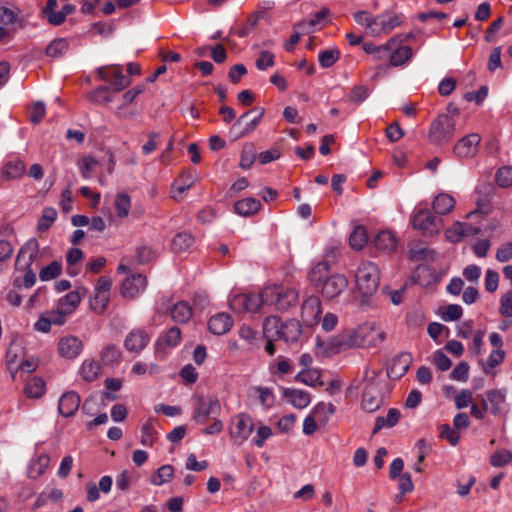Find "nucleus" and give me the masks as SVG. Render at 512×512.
Returning <instances> with one entry per match:
<instances>
[{
	"mask_svg": "<svg viewBox=\"0 0 512 512\" xmlns=\"http://www.w3.org/2000/svg\"><path fill=\"white\" fill-rule=\"evenodd\" d=\"M267 305L274 306L278 312L284 313L296 306L299 300V292L294 288L282 285H271L264 288Z\"/></svg>",
	"mask_w": 512,
	"mask_h": 512,
	"instance_id": "nucleus-1",
	"label": "nucleus"
},
{
	"mask_svg": "<svg viewBox=\"0 0 512 512\" xmlns=\"http://www.w3.org/2000/svg\"><path fill=\"white\" fill-rule=\"evenodd\" d=\"M132 80L122 73V69L114 71V80L109 85H101L91 90L87 98L95 105H104L112 102V92L118 93L131 85Z\"/></svg>",
	"mask_w": 512,
	"mask_h": 512,
	"instance_id": "nucleus-2",
	"label": "nucleus"
},
{
	"mask_svg": "<svg viewBox=\"0 0 512 512\" xmlns=\"http://www.w3.org/2000/svg\"><path fill=\"white\" fill-rule=\"evenodd\" d=\"M356 285L364 297L372 296L379 287L380 272L378 266L370 261L362 262L356 271Z\"/></svg>",
	"mask_w": 512,
	"mask_h": 512,
	"instance_id": "nucleus-3",
	"label": "nucleus"
},
{
	"mask_svg": "<svg viewBox=\"0 0 512 512\" xmlns=\"http://www.w3.org/2000/svg\"><path fill=\"white\" fill-rule=\"evenodd\" d=\"M410 222L412 228L418 230L425 237L438 235L444 226L443 220L427 208L416 210L412 214Z\"/></svg>",
	"mask_w": 512,
	"mask_h": 512,
	"instance_id": "nucleus-4",
	"label": "nucleus"
},
{
	"mask_svg": "<svg viewBox=\"0 0 512 512\" xmlns=\"http://www.w3.org/2000/svg\"><path fill=\"white\" fill-rule=\"evenodd\" d=\"M192 399L196 403L192 420L198 425L205 424L211 416H218L221 413V404L217 395L194 394Z\"/></svg>",
	"mask_w": 512,
	"mask_h": 512,
	"instance_id": "nucleus-5",
	"label": "nucleus"
},
{
	"mask_svg": "<svg viewBox=\"0 0 512 512\" xmlns=\"http://www.w3.org/2000/svg\"><path fill=\"white\" fill-rule=\"evenodd\" d=\"M264 114L265 109L263 107H253L234 121L229 130V134L234 139H239L252 133L260 124Z\"/></svg>",
	"mask_w": 512,
	"mask_h": 512,
	"instance_id": "nucleus-6",
	"label": "nucleus"
},
{
	"mask_svg": "<svg viewBox=\"0 0 512 512\" xmlns=\"http://www.w3.org/2000/svg\"><path fill=\"white\" fill-rule=\"evenodd\" d=\"M455 131L454 119L448 114H442L431 123L428 138L432 144L440 146L450 141Z\"/></svg>",
	"mask_w": 512,
	"mask_h": 512,
	"instance_id": "nucleus-7",
	"label": "nucleus"
},
{
	"mask_svg": "<svg viewBox=\"0 0 512 512\" xmlns=\"http://www.w3.org/2000/svg\"><path fill=\"white\" fill-rule=\"evenodd\" d=\"M253 430L254 423L252 417L247 413H239L232 419L229 435L235 444L241 445L249 438Z\"/></svg>",
	"mask_w": 512,
	"mask_h": 512,
	"instance_id": "nucleus-8",
	"label": "nucleus"
},
{
	"mask_svg": "<svg viewBox=\"0 0 512 512\" xmlns=\"http://www.w3.org/2000/svg\"><path fill=\"white\" fill-rule=\"evenodd\" d=\"M356 335L352 332H345L330 338L327 342L323 341L320 336L316 337V346L324 347L326 355L336 354L348 348L355 346Z\"/></svg>",
	"mask_w": 512,
	"mask_h": 512,
	"instance_id": "nucleus-9",
	"label": "nucleus"
},
{
	"mask_svg": "<svg viewBox=\"0 0 512 512\" xmlns=\"http://www.w3.org/2000/svg\"><path fill=\"white\" fill-rule=\"evenodd\" d=\"M348 287L345 275L334 273L321 285V295L326 300H333L340 296Z\"/></svg>",
	"mask_w": 512,
	"mask_h": 512,
	"instance_id": "nucleus-10",
	"label": "nucleus"
},
{
	"mask_svg": "<svg viewBox=\"0 0 512 512\" xmlns=\"http://www.w3.org/2000/svg\"><path fill=\"white\" fill-rule=\"evenodd\" d=\"M481 136L478 133L468 134L459 139L453 147V153L458 158H472L478 152Z\"/></svg>",
	"mask_w": 512,
	"mask_h": 512,
	"instance_id": "nucleus-11",
	"label": "nucleus"
},
{
	"mask_svg": "<svg viewBox=\"0 0 512 512\" xmlns=\"http://www.w3.org/2000/svg\"><path fill=\"white\" fill-rule=\"evenodd\" d=\"M150 342V335L143 328L132 329L124 339V348L128 352L140 353Z\"/></svg>",
	"mask_w": 512,
	"mask_h": 512,
	"instance_id": "nucleus-12",
	"label": "nucleus"
},
{
	"mask_svg": "<svg viewBox=\"0 0 512 512\" xmlns=\"http://www.w3.org/2000/svg\"><path fill=\"white\" fill-rule=\"evenodd\" d=\"M147 277L141 273L134 274L123 280L120 287V294L124 298L133 299L145 290Z\"/></svg>",
	"mask_w": 512,
	"mask_h": 512,
	"instance_id": "nucleus-13",
	"label": "nucleus"
},
{
	"mask_svg": "<svg viewBox=\"0 0 512 512\" xmlns=\"http://www.w3.org/2000/svg\"><path fill=\"white\" fill-rule=\"evenodd\" d=\"M321 313L322 310L319 297L310 296L303 302L301 307V317L307 326L312 327L318 324Z\"/></svg>",
	"mask_w": 512,
	"mask_h": 512,
	"instance_id": "nucleus-14",
	"label": "nucleus"
},
{
	"mask_svg": "<svg viewBox=\"0 0 512 512\" xmlns=\"http://www.w3.org/2000/svg\"><path fill=\"white\" fill-rule=\"evenodd\" d=\"M412 363V355L409 352H401L393 357L386 367L387 376L390 379H400L409 370Z\"/></svg>",
	"mask_w": 512,
	"mask_h": 512,
	"instance_id": "nucleus-15",
	"label": "nucleus"
},
{
	"mask_svg": "<svg viewBox=\"0 0 512 512\" xmlns=\"http://www.w3.org/2000/svg\"><path fill=\"white\" fill-rule=\"evenodd\" d=\"M383 404V398L380 395V391L378 390L375 383H368L363 390L362 393V409L368 413H373L378 410Z\"/></svg>",
	"mask_w": 512,
	"mask_h": 512,
	"instance_id": "nucleus-16",
	"label": "nucleus"
},
{
	"mask_svg": "<svg viewBox=\"0 0 512 512\" xmlns=\"http://www.w3.org/2000/svg\"><path fill=\"white\" fill-rule=\"evenodd\" d=\"M413 56V49L410 46H400L395 48L389 55V64L385 66H378L377 72L373 76V79L377 78L381 72H385L389 67H398L405 64Z\"/></svg>",
	"mask_w": 512,
	"mask_h": 512,
	"instance_id": "nucleus-17",
	"label": "nucleus"
},
{
	"mask_svg": "<svg viewBox=\"0 0 512 512\" xmlns=\"http://www.w3.org/2000/svg\"><path fill=\"white\" fill-rule=\"evenodd\" d=\"M81 398L75 391H67L62 394L58 402V411L65 417H73L80 407Z\"/></svg>",
	"mask_w": 512,
	"mask_h": 512,
	"instance_id": "nucleus-18",
	"label": "nucleus"
},
{
	"mask_svg": "<svg viewBox=\"0 0 512 512\" xmlns=\"http://www.w3.org/2000/svg\"><path fill=\"white\" fill-rule=\"evenodd\" d=\"M83 349L82 341L73 335L62 337L58 343V353L66 359L76 358Z\"/></svg>",
	"mask_w": 512,
	"mask_h": 512,
	"instance_id": "nucleus-19",
	"label": "nucleus"
},
{
	"mask_svg": "<svg viewBox=\"0 0 512 512\" xmlns=\"http://www.w3.org/2000/svg\"><path fill=\"white\" fill-rule=\"evenodd\" d=\"M331 266L329 260H321L314 265L308 272V280L315 288L321 287L326 278L331 276Z\"/></svg>",
	"mask_w": 512,
	"mask_h": 512,
	"instance_id": "nucleus-20",
	"label": "nucleus"
},
{
	"mask_svg": "<svg viewBox=\"0 0 512 512\" xmlns=\"http://www.w3.org/2000/svg\"><path fill=\"white\" fill-rule=\"evenodd\" d=\"M233 326V319L230 314L220 312L208 321V330L214 335H223L230 331Z\"/></svg>",
	"mask_w": 512,
	"mask_h": 512,
	"instance_id": "nucleus-21",
	"label": "nucleus"
},
{
	"mask_svg": "<svg viewBox=\"0 0 512 512\" xmlns=\"http://www.w3.org/2000/svg\"><path fill=\"white\" fill-rule=\"evenodd\" d=\"M280 389L282 397L288 399L290 404L297 409L306 408L311 402L310 394L304 390L286 387H280Z\"/></svg>",
	"mask_w": 512,
	"mask_h": 512,
	"instance_id": "nucleus-22",
	"label": "nucleus"
},
{
	"mask_svg": "<svg viewBox=\"0 0 512 512\" xmlns=\"http://www.w3.org/2000/svg\"><path fill=\"white\" fill-rule=\"evenodd\" d=\"M262 204L259 199L247 197L237 200L234 205V212L242 217H251L259 212Z\"/></svg>",
	"mask_w": 512,
	"mask_h": 512,
	"instance_id": "nucleus-23",
	"label": "nucleus"
},
{
	"mask_svg": "<svg viewBox=\"0 0 512 512\" xmlns=\"http://www.w3.org/2000/svg\"><path fill=\"white\" fill-rule=\"evenodd\" d=\"M301 334L302 325L299 320L292 318L285 322L282 321L281 340L286 343H296Z\"/></svg>",
	"mask_w": 512,
	"mask_h": 512,
	"instance_id": "nucleus-24",
	"label": "nucleus"
},
{
	"mask_svg": "<svg viewBox=\"0 0 512 512\" xmlns=\"http://www.w3.org/2000/svg\"><path fill=\"white\" fill-rule=\"evenodd\" d=\"M181 341V330L178 327H171L168 331L160 336L155 343V354L164 352L167 347H175Z\"/></svg>",
	"mask_w": 512,
	"mask_h": 512,
	"instance_id": "nucleus-25",
	"label": "nucleus"
},
{
	"mask_svg": "<svg viewBox=\"0 0 512 512\" xmlns=\"http://www.w3.org/2000/svg\"><path fill=\"white\" fill-rule=\"evenodd\" d=\"M282 320L279 316H267L263 321V337L266 340H281Z\"/></svg>",
	"mask_w": 512,
	"mask_h": 512,
	"instance_id": "nucleus-26",
	"label": "nucleus"
},
{
	"mask_svg": "<svg viewBox=\"0 0 512 512\" xmlns=\"http://www.w3.org/2000/svg\"><path fill=\"white\" fill-rule=\"evenodd\" d=\"M375 248L386 253L393 252L397 246L396 236L390 231H380L372 241Z\"/></svg>",
	"mask_w": 512,
	"mask_h": 512,
	"instance_id": "nucleus-27",
	"label": "nucleus"
},
{
	"mask_svg": "<svg viewBox=\"0 0 512 512\" xmlns=\"http://www.w3.org/2000/svg\"><path fill=\"white\" fill-rule=\"evenodd\" d=\"M87 289L81 287L78 290L71 291L59 299V307L63 310L72 314L74 310L79 306L82 296L85 295Z\"/></svg>",
	"mask_w": 512,
	"mask_h": 512,
	"instance_id": "nucleus-28",
	"label": "nucleus"
},
{
	"mask_svg": "<svg viewBox=\"0 0 512 512\" xmlns=\"http://www.w3.org/2000/svg\"><path fill=\"white\" fill-rule=\"evenodd\" d=\"M170 314L174 322L186 324L191 319L193 310L187 301H179L172 306Z\"/></svg>",
	"mask_w": 512,
	"mask_h": 512,
	"instance_id": "nucleus-29",
	"label": "nucleus"
},
{
	"mask_svg": "<svg viewBox=\"0 0 512 512\" xmlns=\"http://www.w3.org/2000/svg\"><path fill=\"white\" fill-rule=\"evenodd\" d=\"M486 398L490 405V413L498 416L502 412V405L506 401V389H491L486 392Z\"/></svg>",
	"mask_w": 512,
	"mask_h": 512,
	"instance_id": "nucleus-30",
	"label": "nucleus"
},
{
	"mask_svg": "<svg viewBox=\"0 0 512 512\" xmlns=\"http://www.w3.org/2000/svg\"><path fill=\"white\" fill-rule=\"evenodd\" d=\"M401 418V412L397 408H390L388 410L386 418L378 416L375 420V424L372 430V435L377 434L383 427L392 428L394 427Z\"/></svg>",
	"mask_w": 512,
	"mask_h": 512,
	"instance_id": "nucleus-31",
	"label": "nucleus"
},
{
	"mask_svg": "<svg viewBox=\"0 0 512 512\" xmlns=\"http://www.w3.org/2000/svg\"><path fill=\"white\" fill-rule=\"evenodd\" d=\"M294 381L311 387H322L324 385V382L321 379V373L316 369H303L296 374Z\"/></svg>",
	"mask_w": 512,
	"mask_h": 512,
	"instance_id": "nucleus-32",
	"label": "nucleus"
},
{
	"mask_svg": "<svg viewBox=\"0 0 512 512\" xmlns=\"http://www.w3.org/2000/svg\"><path fill=\"white\" fill-rule=\"evenodd\" d=\"M455 203L456 201L451 195L440 193L434 198L432 206L434 212L441 216L450 213L454 208Z\"/></svg>",
	"mask_w": 512,
	"mask_h": 512,
	"instance_id": "nucleus-33",
	"label": "nucleus"
},
{
	"mask_svg": "<svg viewBox=\"0 0 512 512\" xmlns=\"http://www.w3.org/2000/svg\"><path fill=\"white\" fill-rule=\"evenodd\" d=\"M46 391V383L42 377H33L30 379L24 388V394L27 398L39 399Z\"/></svg>",
	"mask_w": 512,
	"mask_h": 512,
	"instance_id": "nucleus-34",
	"label": "nucleus"
},
{
	"mask_svg": "<svg viewBox=\"0 0 512 512\" xmlns=\"http://www.w3.org/2000/svg\"><path fill=\"white\" fill-rule=\"evenodd\" d=\"M368 232L365 226L357 225L349 236V244L353 250H362L368 243Z\"/></svg>",
	"mask_w": 512,
	"mask_h": 512,
	"instance_id": "nucleus-35",
	"label": "nucleus"
},
{
	"mask_svg": "<svg viewBox=\"0 0 512 512\" xmlns=\"http://www.w3.org/2000/svg\"><path fill=\"white\" fill-rule=\"evenodd\" d=\"M69 42L66 38H55L45 48V55L51 58H59L66 54Z\"/></svg>",
	"mask_w": 512,
	"mask_h": 512,
	"instance_id": "nucleus-36",
	"label": "nucleus"
},
{
	"mask_svg": "<svg viewBox=\"0 0 512 512\" xmlns=\"http://www.w3.org/2000/svg\"><path fill=\"white\" fill-rule=\"evenodd\" d=\"M50 464V456L46 453H43L37 457V459L33 460L28 469V477L31 479H36L39 476L43 475L45 470Z\"/></svg>",
	"mask_w": 512,
	"mask_h": 512,
	"instance_id": "nucleus-37",
	"label": "nucleus"
},
{
	"mask_svg": "<svg viewBox=\"0 0 512 512\" xmlns=\"http://www.w3.org/2000/svg\"><path fill=\"white\" fill-rule=\"evenodd\" d=\"M100 356L104 365L114 366L120 363L122 353L115 344H108L102 349Z\"/></svg>",
	"mask_w": 512,
	"mask_h": 512,
	"instance_id": "nucleus-38",
	"label": "nucleus"
},
{
	"mask_svg": "<svg viewBox=\"0 0 512 512\" xmlns=\"http://www.w3.org/2000/svg\"><path fill=\"white\" fill-rule=\"evenodd\" d=\"M174 475V468L170 464H165L159 467L151 476L150 482L153 485L161 486L169 482Z\"/></svg>",
	"mask_w": 512,
	"mask_h": 512,
	"instance_id": "nucleus-39",
	"label": "nucleus"
},
{
	"mask_svg": "<svg viewBox=\"0 0 512 512\" xmlns=\"http://www.w3.org/2000/svg\"><path fill=\"white\" fill-rule=\"evenodd\" d=\"M39 252V243L36 238L29 239L26 243H24L18 251L16 257V264L19 263L20 259L24 256L25 253H29L28 265H32L34 260L36 259Z\"/></svg>",
	"mask_w": 512,
	"mask_h": 512,
	"instance_id": "nucleus-40",
	"label": "nucleus"
},
{
	"mask_svg": "<svg viewBox=\"0 0 512 512\" xmlns=\"http://www.w3.org/2000/svg\"><path fill=\"white\" fill-rule=\"evenodd\" d=\"M506 353L502 349L492 350L488 356L486 363L480 361L482 364V369L485 374H491L492 369L502 364L505 360Z\"/></svg>",
	"mask_w": 512,
	"mask_h": 512,
	"instance_id": "nucleus-41",
	"label": "nucleus"
},
{
	"mask_svg": "<svg viewBox=\"0 0 512 512\" xmlns=\"http://www.w3.org/2000/svg\"><path fill=\"white\" fill-rule=\"evenodd\" d=\"M194 242L192 234L183 231L177 233L171 243L172 250L176 253L186 251Z\"/></svg>",
	"mask_w": 512,
	"mask_h": 512,
	"instance_id": "nucleus-42",
	"label": "nucleus"
},
{
	"mask_svg": "<svg viewBox=\"0 0 512 512\" xmlns=\"http://www.w3.org/2000/svg\"><path fill=\"white\" fill-rule=\"evenodd\" d=\"M101 373V366L98 362L84 361L81 365L80 374L86 382L95 381Z\"/></svg>",
	"mask_w": 512,
	"mask_h": 512,
	"instance_id": "nucleus-43",
	"label": "nucleus"
},
{
	"mask_svg": "<svg viewBox=\"0 0 512 512\" xmlns=\"http://www.w3.org/2000/svg\"><path fill=\"white\" fill-rule=\"evenodd\" d=\"M157 257L156 250L150 245H140L135 249V259L137 264L145 265L155 260Z\"/></svg>",
	"mask_w": 512,
	"mask_h": 512,
	"instance_id": "nucleus-44",
	"label": "nucleus"
},
{
	"mask_svg": "<svg viewBox=\"0 0 512 512\" xmlns=\"http://www.w3.org/2000/svg\"><path fill=\"white\" fill-rule=\"evenodd\" d=\"M256 157L255 145L253 143H246L240 155L239 167L244 170L250 169Z\"/></svg>",
	"mask_w": 512,
	"mask_h": 512,
	"instance_id": "nucleus-45",
	"label": "nucleus"
},
{
	"mask_svg": "<svg viewBox=\"0 0 512 512\" xmlns=\"http://www.w3.org/2000/svg\"><path fill=\"white\" fill-rule=\"evenodd\" d=\"M25 171V164L23 161L15 160L7 162L2 169V176L5 179H16L20 177Z\"/></svg>",
	"mask_w": 512,
	"mask_h": 512,
	"instance_id": "nucleus-46",
	"label": "nucleus"
},
{
	"mask_svg": "<svg viewBox=\"0 0 512 512\" xmlns=\"http://www.w3.org/2000/svg\"><path fill=\"white\" fill-rule=\"evenodd\" d=\"M341 56V52L337 48L326 49L320 51L318 54V61L322 68L327 69L332 67Z\"/></svg>",
	"mask_w": 512,
	"mask_h": 512,
	"instance_id": "nucleus-47",
	"label": "nucleus"
},
{
	"mask_svg": "<svg viewBox=\"0 0 512 512\" xmlns=\"http://www.w3.org/2000/svg\"><path fill=\"white\" fill-rule=\"evenodd\" d=\"M57 218V211L53 207H45L37 222L39 232H46Z\"/></svg>",
	"mask_w": 512,
	"mask_h": 512,
	"instance_id": "nucleus-48",
	"label": "nucleus"
},
{
	"mask_svg": "<svg viewBox=\"0 0 512 512\" xmlns=\"http://www.w3.org/2000/svg\"><path fill=\"white\" fill-rule=\"evenodd\" d=\"M263 295H264V289L259 294H255V293L245 294L246 299H247V300H245V302L247 303V305H245L244 312L256 313L263 305H267V302H266L265 298L263 297Z\"/></svg>",
	"mask_w": 512,
	"mask_h": 512,
	"instance_id": "nucleus-49",
	"label": "nucleus"
},
{
	"mask_svg": "<svg viewBox=\"0 0 512 512\" xmlns=\"http://www.w3.org/2000/svg\"><path fill=\"white\" fill-rule=\"evenodd\" d=\"M335 411L336 407L331 402H319L313 408L312 413L314 414L315 417H318L322 422L327 423L329 421V418L335 414Z\"/></svg>",
	"mask_w": 512,
	"mask_h": 512,
	"instance_id": "nucleus-50",
	"label": "nucleus"
},
{
	"mask_svg": "<svg viewBox=\"0 0 512 512\" xmlns=\"http://www.w3.org/2000/svg\"><path fill=\"white\" fill-rule=\"evenodd\" d=\"M61 272V262L54 260L40 270L39 278L41 281H50L57 278L61 274Z\"/></svg>",
	"mask_w": 512,
	"mask_h": 512,
	"instance_id": "nucleus-51",
	"label": "nucleus"
},
{
	"mask_svg": "<svg viewBox=\"0 0 512 512\" xmlns=\"http://www.w3.org/2000/svg\"><path fill=\"white\" fill-rule=\"evenodd\" d=\"M440 317L445 322L457 321L462 317L463 309L458 304H449L439 311Z\"/></svg>",
	"mask_w": 512,
	"mask_h": 512,
	"instance_id": "nucleus-52",
	"label": "nucleus"
},
{
	"mask_svg": "<svg viewBox=\"0 0 512 512\" xmlns=\"http://www.w3.org/2000/svg\"><path fill=\"white\" fill-rule=\"evenodd\" d=\"M436 252L430 248H417L408 251V258L411 261H434Z\"/></svg>",
	"mask_w": 512,
	"mask_h": 512,
	"instance_id": "nucleus-53",
	"label": "nucleus"
},
{
	"mask_svg": "<svg viewBox=\"0 0 512 512\" xmlns=\"http://www.w3.org/2000/svg\"><path fill=\"white\" fill-rule=\"evenodd\" d=\"M131 208V198L130 196L123 192L119 193L115 199V210L118 217L123 218L126 217Z\"/></svg>",
	"mask_w": 512,
	"mask_h": 512,
	"instance_id": "nucleus-54",
	"label": "nucleus"
},
{
	"mask_svg": "<svg viewBox=\"0 0 512 512\" xmlns=\"http://www.w3.org/2000/svg\"><path fill=\"white\" fill-rule=\"evenodd\" d=\"M331 15V11L328 7H322L318 12L314 14V16L308 21L309 29H307V33H311L314 31V27L320 25L324 26L329 22L328 17Z\"/></svg>",
	"mask_w": 512,
	"mask_h": 512,
	"instance_id": "nucleus-55",
	"label": "nucleus"
},
{
	"mask_svg": "<svg viewBox=\"0 0 512 512\" xmlns=\"http://www.w3.org/2000/svg\"><path fill=\"white\" fill-rule=\"evenodd\" d=\"M377 24L381 26L383 31H390L401 24V20L394 13H385L383 15L377 16Z\"/></svg>",
	"mask_w": 512,
	"mask_h": 512,
	"instance_id": "nucleus-56",
	"label": "nucleus"
},
{
	"mask_svg": "<svg viewBox=\"0 0 512 512\" xmlns=\"http://www.w3.org/2000/svg\"><path fill=\"white\" fill-rule=\"evenodd\" d=\"M444 235H445V238L447 241L454 243V244L459 243L464 237L463 222H460V221L454 222V224L452 226L448 227L445 230Z\"/></svg>",
	"mask_w": 512,
	"mask_h": 512,
	"instance_id": "nucleus-57",
	"label": "nucleus"
},
{
	"mask_svg": "<svg viewBox=\"0 0 512 512\" xmlns=\"http://www.w3.org/2000/svg\"><path fill=\"white\" fill-rule=\"evenodd\" d=\"M108 302V294L95 292V294L90 298V308L94 312L102 314L106 310Z\"/></svg>",
	"mask_w": 512,
	"mask_h": 512,
	"instance_id": "nucleus-58",
	"label": "nucleus"
},
{
	"mask_svg": "<svg viewBox=\"0 0 512 512\" xmlns=\"http://www.w3.org/2000/svg\"><path fill=\"white\" fill-rule=\"evenodd\" d=\"M512 460V453L510 450L503 449L497 450L490 456V464L493 467H504Z\"/></svg>",
	"mask_w": 512,
	"mask_h": 512,
	"instance_id": "nucleus-59",
	"label": "nucleus"
},
{
	"mask_svg": "<svg viewBox=\"0 0 512 512\" xmlns=\"http://www.w3.org/2000/svg\"><path fill=\"white\" fill-rule=\"evenodd\" d=\"M495 180L496 183L502 188H508L512 186V167H501L496 173Z\"/></svg>",
	"mask_w": 512,
	"mask_h": 512,
	"instance_id": "nucleus-60",
	"label": "nucleus"
},
{
	"mask_svg": "<svg viewBox=\"0 0 512 512\" xmlns=\"http://www.w3.org/2000/svg\"><path fill=\"white\" fill-rule=\"evenodd\" d=\"M370 91L365 85L354 86L349 93V101L355 104L364 102L369 97Z\"/></svg>",
	"mask_w": 512,
	"mask_h": 512,
	"instance_id": "nucleus-61",
	"label": "nucleus"
},
{
	"mask_svg": "<svg viewBox=\"0 0 512 512\" xmlns=\"http://www.w3.org/2000/svg\"><path fill=\"white\" fill-rule=\"evenodd\" d=\"M470 365L466 361L459 362L452 370L450 377L453 380L465 382L469 378Z\"/></svg>",
	"mask_w": 512,
	"mask_h": 512,
	"instance_id": "nucleus-62",
	"label": "nucleus"
},
{
	"mask_svg": "<svg viewBox=\"0 0 512 512\" xmlns=\"http://www.w3.org/2000/svg\"><path fill=\"white\" fill-rule=\"evenodd\" d=\"M457 429H453L448 423H444L440 425V437L447 439V441L452 445L456 446L459 443L460 435Z\"/></svg>",
	"mask_w": 512,
	"mask_h": 512,
	"instance_id": "nucleus-63",
	"label": "nucleus"
},
{
	"mask_svg": "<svg viewBox=\"0 0 512 512\" xmlns=\"http://www.w3.org/2000/svg\"><path fill=\"white\" fill-rule=\"evenodd\" d=\"M499 313L503 317H512V291H508L500 298Z\"/></svg>",
	"mask_w": 512,
	"mask_h": 512,
	"instance_id": "nucleus-64",
	"label": "nucleus"
}]
</instances>
